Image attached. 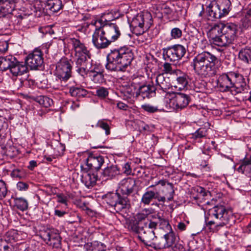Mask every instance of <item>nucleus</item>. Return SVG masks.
<instances>
[{
  "label": "nucleus",
  "instance_id": "f257e3e1",
  "mask_svg": "<svg viewBox=\"0 0 251 251\" xmlns=\"http://www.w3.org/2000/svg\"><path fill=\"white\" fill-rule=\"evenodd\" d=\"M134 59L132 50L124 46L111 50L107 56L106 68L111 71L124 72Z\"/></svg>",
  "mask_w": 251,
  "mask_h": 251
},
{
  "label": "nucleus",
  "instance_id": "f03ea898",
  "mask_svg": "<svg viewBox=\"0 0 251 251\" xmlns=\"http://www.w3.org/2000/svg\"><path fill=\"white\" fill-rule=\"evenodd\" d=\"M219 59L213 54L208 51H203L197 54L191 63L196 73L202 77H212L217 72L216 65Z\"/></svg>",
  "mask_w": 251,
  "mask_h": 251
},
{
  "label": "nucleus",
  "instance_id": "7ed1b4c3",
  "mask_svg": "<svg viewBox=\"0 0 251 251\" xmlns=\"http://www.w3.org/2000/svg\"><path fill=\"white\" fill-rule=\"evenodd\" d=\"M237 25L233 23L215 25L209 31L211 43L219 47H226L232 44L236 37Z\"/></svg>",
  "mask_w": 251,
  "mask_h": 251
},
{
  "label": "nucleus",
  "instance_id": "20e7f679",
  "mask_svg": "<svg viewBox=\"0 0 251 251\" xmlns=\"http://www.w3.org/2000/svg\"><path fill=\"white\" fill-rule=\"evenodd\" d=\"M232 218V211L225 206L220 204L208 210L205 221L209 226L216 225L217 226H223L228 224Z\"/></svg>",
  "mask_w": 251,
  "mask_h": 251
},
{
  "label": "nucleus",
  "instance_id": "39448f33",
  "mask_svg": "<svg viewBox=\"0 0 251 251\" xmlns=\"http://www.w3.org/2000/svg\"><path fill=\"white\" fill-rule=\"evenodd\" d=\"M230 5L229 0H217L212 2L206 9L208 20L214 21L226 16L229 13Z\"/></svg>",
  "mask_w": 251,
  "mask_h": 251
},
{
  "label": "nucleus",
  "instance_id": "423d86ee",
  "mask_svg": "<svg viewBox=\"0 0 251 251\" xmlns=\"http://www.w3.org/2000/svg\"><path fill=\"white\" fill-rule=\"evenodd\" d=\"M152 17L149 12H143L138 14L134 17L130 23L134 32L136 35H141L150 27L152 24Z\"/></svg>",
  "mask_w": 251,
  "mask_h": 251
},
{
  "label": "nucleus",
  "instance_id": "0eeeda50",
  "mask_svg": "<svg viewBox=\"0 0 251 251\" xmlns=\"http://www.w3.org/2000/svg\"><path fill=\"white\" fill-rule=\"evenodd\" d=\"M72 66L66 58L62 59L58 62L54 75L56 80L60 83V86L64 87L66 85V82L72 75Z\"/></svg>",
  "mask_w": 251,
  "mask_h": 251
},
{
  "label": "nucleus",
  "instance_id": "6e6552de",
  "mask_svg": "<svg viewBox=\"0 0 251 251\" xmlns=\"http://www.w3.org/2000/svg\"><path fill=\"white\" fill-rule=\"evenodd\" d=\"M106 203L117 212L127 208L129 205V200L127 197L121 196L118 193H109L105 195Z\"/></svg>",
  "mask_w": 251,
  "mask_h": 251
},
{
  "label": "nucleus",
  "instance_id": "1a4fd4ad",
  "mask_svg": "<svg viewBox=\"0 0 251 251\" xmlns=\"http://www.w3.org/2000/svg\"><path fill=\"white\" fill-rule=\"evenodd\" d=\"M184 46L176 44L162 49L163 59L167 61L175 62L180 60L186 53Z\"/></svg>",
  "mask_w": 251,
  "mask_h": 251
},
{
  "label": "nucleus",
  "instance_id": "9d476101",
  "mask_svg": "<svg viewBox=\"0 0 251 251\" xmlns=\"http://www.w3.org/2000/svg\"><path fill=\"white\" fill-rule=\"evenodd\" d=\"M69 40L75 52V61L90 60V52L83 43L75 38H70Z\"/></svg>",
  "mask_w": 251,
  "mask_h": 251
},
{
  "label": "nucleus",
  "instance_id": "9b49d317",
  "mask_svg": "<svg viewBox=\"0 0 251 251\" xmlns=\"http://www.w3.org/2000/svg\"><path fill=\"white\" fill-rule=\"evenodd\" d=\"M152 212V209L149 208H144L137 213L134 217V219L129 220L127 224L128 229L135 233L140 234L141 229H143L142 222L145 220Z\"/></svg>",
  "mask_w": 251,
  "mask_h": 251
},
{
  "label": "nucleus",
  "instance_id": "f8f14e48",
  "mask_svg": "<svg viewBox=\"0 0 251 251\" xmlns=\"http://www.w3.org/2000/svg\"><path fill=\"white\" fill-rule=\"evenodd\" d=\"M41 236L47 244L53 248H61L62 239L58 230L54 228L47 229L41 231Z\"/></svg>",
  "mask_w": 251,
  "mask_h": 251
},
{
  "label": "nucleus",
  "instance_id": "ddd939ff",
  "mask_svg": "<svg viewBox=\"0 0 251 251\" xmlns=\"http://www.w3.org/2000/svg\"><path fill=\"white\" fill-rule=\"evenodd\" d=\"M191 101V97L182 93H177L170 99V105L176 111L185 108Z\"/></svg>",
  "mask_w": 251,
  "mask_h": 251
},
{
  "label": "nucleus",
  "instance_id": "4468645a",
  "mask_svg": "<svg viewBox=\"0 0 251 251\" xmlns=\"http://www.w3.org/2000/svg\"><path fill=\"white\" fill-rule=\"evenodd\" d=\"M92 41L94 46L98 50L105 49L111 44L101 26L96 28L92 35Z\"/></svg>",
  "mask_w": 251,
  "mask_h": 251
},
{
  "label": "nucleus",
  "instance_id": "2eb2a0df",
  "mask_svg": "<svg viewBox=\"0 0 251 251\" xmlns=\"http://www.w3.org/2000/svg\"><path fill=\"white\" fill-rule=\"evenodd\" d=\"M42 53L38 49L34 50L26 57L25 63L31 70H38L42 67L43 64Z\"/></svg>",
  "mask_w": 251,
  "mask_h": 251
},
{
  "label": "nucleus",
  "instance_id": "dca6fc26",
  "mask_svg": "<svg viewBox=\"0 0 251 251\" xmlns=\"http://www.w3.org/2000/svg\"><path fill=\"white\" fill-rule=\"evenodd\" d=\"M101 27L110 43L117 40L121 35L119 26L115 23H108Z\"/></svg>",
  "mask_w": 251,
  "mask_h": 251
},
{
  "label": "nucleus",
  "instance_id": "f3484780",
  "mask_svg": "<svg viewBox=\"0 0 251 251\" xmlns=\"http://www.w3.org/2000/svg\"><path fill=\"white\" fill-rule=\"evenodd\" d=\"M232 72L220 75L217 79V84L222 92H228L233 87Z\"/></svg>",
  "mask_w": 251,
  "mask_h": 251
},
{
  "label": "nucleus",
  "instance_id": "a211bd4d",
  "mask_svg": "<svg viewBox=\"0 0 251 251\" xmlns=\"http://www.w3.org/2000/svg\"><path fill=\"white\" fill-rule=\"evenodd\" d=\"M142 232V233L138 234L139 239L146 246L157 249L158 246L156 245L158 243V239H157L154 231L143 230Z\"/></svg>",
  "mask_w": 251,
  "mask_h": 251
},
{
  "label": "nucleus",
  "instance_id": "6ab92c4d",
  "mask_svg": "<svg viewBox=\"0 0 251 251\" xmlns=\"http://www.w3.org/2000/svg\"><path fill=\"white\" fill-rule=\"evenodd\" d=\"M136 184V181L134 178L131 177L124 178L119 183V191L123 196L127 197L134 192Z\"/></svg>",
  "mask_w": 251,
  "mask_h": 251
},
{
  "label": "nucleus",
  "instance_id": "aec40b11",
  "mask_svg": "<svg viewBox=\"0 0 251 251\" xmlns=\"http://www.w3.org/2000/svg\"><path fill=\"white\" fill-rule=\"evenodd\" d=\"M76 72L83 78L88 75H89L90 70L92 69V60H77L75 61Z\"/></svg>",
  "mask_w": 251,
  "mask_h": 251
},
{
  "label": "nucleus",
  "instance_id": "412c9836",
  "mask_svg": "<svg viewBox=\"0 0 251 251\" xmlns=\"http://www.w3.org/2000/svg\"><path fill=\"white\" fill-rule=\"evenodd\" d=\"M104 163V157L101 155H90L86 160V165L89 169L98 171Z\"/></svg>",
  "mask_w": 251,
  "mask_h": 251
},
{
  "label": "nucleus",
  "instance_id": "4be33fe9",
  "mask_svg": "<svg viewBox=\"0 0 251 251\" xmlns=\"http://www.w3.org/2000/svg\"><path fill=\"white\" fill-rule=\"evenodd\" d=\"M176 236L173 230L169 231L163 237L158 239L157 249H163L171 247L175 242Z\"/></svg>",
  "mask_w": 251,
  "mask_h": 251
},
{
  "label": "nucleus",
  "instance_id": "5701e85b",
  "mask_svg": "<svg viewBox=\"0 0 251 251\" xmlns=\"http://www.w3.org/2000/svg\"><path fill=\"white\" fill-rule=\"evenodd\" d=\"M156 88L153 85H143L140 86L136 92V97H141L143 99H149L155 95Z\"/></svg>",
  "mask_w": 251,
  "mask_h": 251
},
{
  "label": "nucleus",
  "instance_id": "b1692460",
  "mask_svg": "<svg viewBox=\"0 0 251 251\" xmlns=\"http://www.w3.org/2000/svg\"><path fill=\"white\" fill-rule=\"evenodd\" d=\"M120 175L119 168L115 165H110L105 167L101 174L102 179H112Z\"/></svg>",
  "mask_w": 251,
  "mask_h": 251
},
{
  "label": "nucleus",
  "instance_id": "393cba45",
  "mask_svg": "<svg viewBox=\"0 0 251 251\" xmlns=\"http://www.w3.org/2000/svg\"><path fill=\"white\" fill-rule=\"evenodd\" d=\"M19 0H0V13L3 15L12 14Z\"/></svg>",
  "mask_w": 251,
  "mask_h": 251
},
{
  "label": "nucleus",
  "instance_id": "a878e982",
  "mask_svg": "<svg viewBox=\"0 0 251 251\" xmlns=\"http://www.w3.org/2000/svg\"><path fill=\"white\" fill-rule=\"evenodd\" d=\"M155 88L156 90H160L165 92L171 86L169 82V78L165 77L164 74H160L157 75L155 79Z\"/></svg>",
  "mask_w": 251,
  "mask_h": 251
},
{
  "label": "nucleus",
  "instance_id": "bb28decb",
  "mask_svg": "<svg viewBox=\"0 0 251 251\" xmlns=\"http://www.w3.org/2000/svg\"><path fill=\"white\" fill-rule=\"evenodd\" d=\"M136 87L134 85L131 84L126 86L122 90L124 99L129 102L132 103L134 101V99L136 97Z\"/></svg>",
  "mask_w": 251,
  "mask_h": 251
},
{
  "label": "nucleus",
  "instance_id": "cd10ccee",
  "mask_svg": "<svg viewBox=\"0 0 251 251\" xmlns=\"http://www.w3.org/2000/svg\"><path fill=\"white\" fill-rule=\"evenodd\" d=\"M9 70L13 76H18L26 73L27 71V67L18 61L15 58V61L12 63Z\"/></svg>",
  "mask_w": 251,
  "mask_h": 251
},
{
  "label": "nucleus",
  "instance_id": "c85d7f7f",
  "mask_svg": "<svg viewBox=\"0 0 251 251\" xmlns=\"http://www.w3.org/2000/svg\"><path fill=\"white\" fill-rule=\"evenodd\" d=\"M63 5L61 0H47L46 7L51 14L58 12L63 8Z\"/></svg>",
  "mask_w": 251,
  "mask_h": 251
},
{
  "label": "nucleus",
  "instance_id": "c756f323",
  "mask_svg": "<svg viewBox=\"0 0 251 251\" xmlns=\"http://www.w3.org/2000/svg\"><path fill=\"white\" fill-rule=\"evenodd\" d=\"M97 180V176L94 174L85 173L82 176L81 181L88 188L95 186Z\"/></svg>",
  "mask_w": 251,
  "mask_h": 251
},
{
  "label": "nucleus",
  "instance_id": "7c9ffc66",
  "mask_svg": "<svg viewBox=\"0 0 251 251\" xmlns=\"http://www.w3.org/2000/svg\"><path fill=\"white\" fill-rule=\"evenodd\" d=\"M89 77L95 83L100 84L104 81L103 72L95 67L90 70Z\"/></svg>",
  "mask_w": 251,
  "mask_h": 251
},
{
  "label": "nucleus",
  "instance_id": "2f4dec72",
  "mask_svg": "<svg viewBox=\"0 0 251 251\" xmlns=\"http://www.w3.org/2000/svg\"><path fill=\"white\" fill-rule=\"evenodd\" d=\"M238 171L251 178V155L250 158L244 159L242 164L238 167Z\"/></svg>",
  "mask_w": 251,
  "mask_h": 251
},
{
  "label": "nucleus",
  "instance_id": "473e14b6",
  "mask_svg": "<svg viewBox=\"0 0 251 251\" xmlns=\"http://www.w3.org/2000/svg\"><path fill=\"white\" fill-rule=\"evenodd\" d=\"M15 58L12 55L0 56V70L4 71L9 69Z\"/></svg>",
  "mask_w": 251,
  "mask_h": 251
},
{
  "label": "nucleus",
  "instance_id": "72a5a7b5",
  "mask_svg": "<svg viewBox=\"0 0 251 251\" xmlns=\"http://www.w3.org/2000/svg\"><path fill=\"white\" fill-rule=\"evenodd\" d=\"M178 75L176 78L177 85L176 86L179 89H187L188 88L189 76L185 74L182 73L178 74Z\"/></svg>",
  "mask_w": 251,
  "mask_h": 251
},
{
  "label": "nucleus",
  "instance_id": "f704fd0d",
  "mask_svg": "<svg viewBox=\"0 0 251 251\" xmlns=\"http://www.w3.org/2000/svg\"><path fill=\"white\" fill-rule=\"evenodd\" d=\"M69 93L72 97L78 98L85 97L88 94V91L81 87L72 86L70 88Z\"/></svg>",
  "mask_w": 251,
  "mask_h": 251
},
{
  "label": "nucleus",
  "instance_id": "c9c22d12",
  "mask_svg": "<svg viewBox=\"0 0 251 251\" xmlns=\"http://www.w3.org/2000/svg\"><path fill=\"white\" fill-rule=\"evenodd\" d=\"M14 206L21 211H24L28 208V201L23 197H13Z\"/></svg>",
  "mask_w": 251,
  "mask_h": 251
},
{
  "label": "nucleus",
  "instance_id": "e433bc0d",
  "mask_svg": "<svg viewBox=\"0 0 251 251\" xmlns=\"http://www.w3.org/2000/svg\"><path fill=\"white\" fill-rule=\"evenodd\" d=\"M239 58L245 63H249L251 61V49L245 48L239 52Z\"/></svg>",
  "mask_w": 251,
  "mask_h": 251
},
{
  "label": "nucleus",
  "instance_id": "4c0bfd02",
  "mask_svg": "<svg viewBox=\"0 0 251 251\" xmlns=\"http://www.w3.org/2000/svg\"><path fill=\"white\" fill-rule=\"evenodd\" d=\"M34 100L45 107H50L53 104L52 100L45 96H38L34 97Z\"/></svg>",
  "mask_w": 251,
  "mask_h": 251
},
{
  "label": "nucleus",
  "instance_id": "58836bf2",
  "mask_svg": "<svg viewBox=\"0 0 251 251\" xmlns=\"http://www.w3.org/2000/svg\"><path fill=\"white\" fill-rule=\"evenodd\" d=\"M155 192L147 190L143 195L141 202L144 205H149L151 201L155 199Z\"/></svg>",
  "mask_w": 251,
  "mask_h": 251
},
{
  "label": "nucleus",
  "instance_id": "ea45409f",
  "mask_svg": "<svg viewBox=\"0 0 251 251\" xmlns=\"http://www.w3.org/2000/svg\"><path fill=\"white\" fill-rule=\"evenodd\" d=\"M167 191L165 193V197L167 198V201H170L173 200L175 194L174 185L172 183L168 182L167 185L165 187Z\"/></svg>",
  "mask_w": 251,
  "mask_h": 251
},
{
  "label": "nucleus",
  "instance_id": "a19ab883",
  "mask_svg": "<svg viewBox=\"0 0 251 251\" xmlns=\"http://www.w3.org/2000/svg\"><path fill=\"white\" fill-rule=\"evenodd\" d=\"M31 10L34 12L35 16L40 17L44 11V7L42 2L40 1H37L34 2Z\"/></svg>",
  "mask_w": 251,
  "mask_h": 251
},
{
  "label": "nucleus",
  "instance_id": "79ce46f5",
  "mask_svg": "<svg viewBox=\"0 0 251 251\" xmlns=\"http://www.w3.org/2000/svg\"><path fill=\"white\" fill-rule=\"evenodd\" d=\"M207 133V129L205 127H201L192 134V138L195 139H201L205 137Z\"/></svg>",
  "mask_w": 251,
  "mask_h": 251
},
{
  "label": "nucleus",
  "instance_id": "37998d69",
  "mask_svg": "<svg viewBox=\"0 0 251 251\" xmlns=\"http://www.w3.org/2000/svg\"><path fill=\"white\" fill-rule=\"evenodd\" d=\"M158 224V222H154L151 220H150L149 223L145 222L144 223V226H142L143 229H141V232L143 230L147 231H154L156 229Z\"/></svg>",
  "mask_w": 251,
  "mask_h": 251
},
{
  "label": "nucleus",
  "instance_id": "c03bdc74",
  "mask_svg": "<svg viewBox=\"0 0 251 251\" xmlns=\"http://www.w3.org/2000/svg\"><path fill=\"white\" fill-rule=\"evenodd\" d=\"M242 24L245 28L251 26V8L247 12L245 16L241 20Z\"/></svg>",
  "mask_w": 251,
  "mask_h": 251
},
{
  "label": "nucleus",
  "instance_id": "a18cd8bd",
  "mask_svg": "<svg viewBox=\"0 0 251 251\" xmlns=\"http://www.w3.org/2000/svg\"><path fill=\"white\" fill-rule=\"evenodd\" d=\"M163 71L166 74H176V75L178 74H181V71L179 70H173L172 65L168 62H165L163 65Z\"/></svg>",
  "mask_w": 251,
  "mask_h": 251
},
{
  "label": "nucleus",
  "instance_id": "49530a36",
  "mask_svg": "<svg viewBox=\"0 0 251 251\" xmlns=\"http://www.w3.org/2000/svg\"><path fill=\"white\" fill-rule=\"evenodd\" d=\"M141 109L144 111L149 113H154L157 112L159 109L157 106L152 105L150 103H145L141 106Z\"/></svg>",
  "mask_w": 251,
  "mask_h": 251
},
{
  "label": "nucleus",
  "instance_id": "de8ad7c7",
  "mask_svg": "<svg viewBox=\"0 0 251 251\" xmlns=\"http://www.w3.org/2000/svg\"><path fill=\"white\" fill-rule=\"evenodd\" d=\"M96 127H100L105 130L106 135H108L110 133V127L109 125L104 120H99L96 124Z\"/></svg>",
  "mask_w": 251,
  "mask_h": 251
},
{
  "label": "nucleus",
  "instance_id": "09e8293b",
  "mask_svg": "<svg viewBox=\"0 0 251 251\" xmlns=\"http://www.w3.org/2000/svg\"><path fill=\"white\" fill-rule=\"evenodd\" d=\"M158 219L159 222L158 224H159V226L161 228L166 229L168 231L172 230L171 225H170L168 220L165 219L161 218L160 216H158Z\"/></svg>",
  "mask_w": 251,
  "mask_h": 251
},
{
  "label": "nucleus",
  "instance_id": "8fccbe9b",
  "mask_svg": "<svg viewBox=\"0 0 251 251\" xmlns=\"http://www.w3.org/2000/svg\"><path fill=\"white\" fill-rule=\"evenodd\" d=\"M7 194V188L5 182L2 180H0V200L4 199Z\"/></svg>",
  "mask_w": 251,
  "mask_h": 251
},
{
  "label": "nucleus",
  "instance_id": "3c124183",
  "mask_svg": "<svg viewBox=\"0 0 251 251\" xmlns=\"http://www.w3.org/2000/svg\"><path fill=\"white\" fill-rule=\"evenodd\" d=\"M246 87L247 83L245 81V78H244V80L240 81L236 86L233 87V88H234V90L237 93H241L246 89Z\"/></svg>",
  "mask_w": 251,
  "mask_h": 251
},
{
  "label": "nucleus",
  "instance_id": "603ef678",
  "mask_svg": "<svg viewBox=\"0 0 251 251\" xmlns=\"http://www.w3.org/2000/svg\"><path fill=\"white\" fill-rule=\"evenodd\" d=\"M108 91L107 88L100 87L96 91V95L100 99H104L108 95Z\"/></svg>",
  "mask_w": 251,
  "mask_h": 251
},
{
  "label": "nucleus",
  "instance_id": "864d4df0",
  "mask_svg": "<svg viewBox=\"0 0 251 251\" xmlns=\"http://www.w3.org/2000/svg\"><path fill=\"white\" fill-rule=\"evenodd\" d=\"M182 30L178 27H174L171 29V39H177L182 36Z\"/></svg>",
  "mask_w": 251,
  "mask_h": 251
},
{
  "label": "nucleus",
  "instance_id": "5fc2aeb1",
  "mask_svg": "<svg viewBox=\"0 0 251 251\" xmlns=\"http://www.w3.org/2000/svg\"><path fill=\"white\" fill-rule=\"evenodd\" d=\"M199 38V43L198 47L201 49L205 48L206 46L208 45V42L205 37L203 36V34L200 33Z\"/></svg>",
  "mask_w": 251,
  "mask_h": 251
},
{
  "label": "nucleus",
  "instance_id": "6e6d98bb",
  "mask_svg": "<svg viewBox=\"0 0 251 251\" xmlns=\"http://www.w3.org/2000/svg\"><path fill=\"white\" fill-rule=\"evenodd\" d=\"M232 75L234 77L233 79V87L234 86H236L237 84H238V82H239L240 81L242 80H244V77L243 75L234 72H232Z\"/></svg>",
  "mask_w": 251,
  "mask_h": 251
},
{
  "label": "nucleus",
  "instance_id": "4d7b16f0",
  "mask_svg": "<svg viewBox=\"0 0 251 251\" xmlns=\"http://www.w3.org/2000/svg\"><path fill=\"white\" fill-rule=\"evenodd\" d=\"M15 232L9 231L7 232L4 236V240L6 242L12 243V241H15Z\"/></svg>",
  "mask_w": 251,
  "mask_h": 251
},
{
  "label": "nucleus",
  "instance_id": "13d9d810",
  "mask_svg": "<svg viewBox=\"0 0 251 251\" xmlns=\"http://www.w3.org/2000/svg\"><path fill=\"white\" fill-rule=\"evenodd\" d=\"M56 197L58 202L67 205V198L66 196H65L63 194L60 193L57 194Z\"/></svg>",
  "mask_w": 251,
  "mask_h": 251
},
{
  "label": "nucleus",
  "instance_id": "bf43d9fd",
  "mask_svg": "<svg viewBox=\"0 0 251 251\" xmlns=\"http://www.w3.org/2000/svg\"><path fill=\"white\" fill-rule=\"evenodd\" d=\"M55 150L57 151V153L55 155H59L61 156L62 155L64 151L65 150V147L64 145L59 143L57 146L56 148L55 149Z\"/></svg>",
  "mask_w": 251,
  "mask_h": 251
},
{
  "label": "nucleus",
  "instance_id": "052dcab7",
  "mask_svg": "<svg viewBox=\"0 0 251 251\" xmlns=\"http://www.w3.org/2000/svg\"><path fill=\"white\" fill-rule=\"evenodd\" d=\"M28 187V184L23 181H19L17 184V188L19 191H26Z\"/></svg>",
  "mask_w": 251,
  "mask_h": 251
},
{
  "label": "nucleus",
  "instance_id": "680f3d73",
  "mask_svg": "<svg viewBox=\"0 0 251 251\" xmlns=\"http://www.w3.org/2000/svg\"><path fill=\"white\" fill-rule=\"evenodd\" d=\"M123 171L124 173L126 175H130L132 173V170L130 166V163H126L123 167Z\"/></svg>",
  "mask_w": 251,
  "mask_h": 251
},
{
  "label": "nucleus",
  "instance_id": "e2e57ef3",
  "mask_svg": "<svg viewBox=\"0 0 251 251\" xmlns=\"http://www.w3.org/2000/svg\"><path fill=\"white\" fill-rule=\"evenodd\" d=\"M200 33L196 34L194 36H192L190 39L191 42L195 46L194 47H198L199 43V35Z\"/></svg>",
  "mask_w": 251,
  "mask_h": 251
},
{
  "label": "nucleus",
  "instance_id": "0e129e2a",
  "mask_svg": "<svg viewBox=\"0 0 251 251\" xmlns=\"http://www.w3.org/2000/svg\"><path fill=\"white\" fill-rule=\"evenodd\" d=\"M23 85L26 86L28 87H32L35 84V81L32 79L28 78L23 81H21Z\"/></svg>",
  "mask_w": 251,
  "mask_h": 251
},
{
  "label": "nucleus",
  "instance_id": "69168bd1",
  "mask_svg": "<svg viewBox=\"0 0 251 251\" xmlns=\"http://www.w3.org/2000/svg\"><path fill=\"white\" fill-rule=\"evenodd\" d=\"M47 192L48 193V195H55L57 194V188L56 187H52V186H49L47 188Z\"/></svg>",
  "mask_w": 251,
  "mask_h": 251
},
{
  "label": "nucleus",
  "instance_id": "338daca9",
  "mask_svg": "<svg viewBox=\"0 0 251 251\" xmlns=\"http://www.w3.org/2000/svg\"><path fill=\"white\" fill-rule=\"evenodd\" d=\"M173 12V10L167 6H165L163 9H162V12L168 16L172 15Z\"/></svg>",
  "mask_w": 251,
  "mask_h": 251
},
{
  "label": "nucleus",
  "instance_id": "774afa93",
  "mask_svg": "<svg viewBox=\"0 0 251 251\" xmlns=\"http://www.w3.org/2000/svg\"><path fill=\"white\" fill-rule=\"evenodd\" d=\"M117 106L120 109L123 110H126L128 108L127 105L121 101H119L117 103Z\"/></svg>",
  "mask_w": 251,
  "mask_h": 251
}]
</instances>
